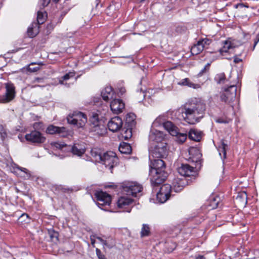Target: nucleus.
Here are the masks:
<instances>
[{
	"label": "nucleus",
	"instance_id": "obj_1",
	"mask_svg": "<svg viewBox=\"0 0 259 259\" xmlns=\"http://www.w3.org/2000/svg\"><path fill=\"white\" fill-rule=\"evenodd\" d=\"M205 104L198 98H192L181 107L184 120L190 124H195L203 116Z\"/></svg>",
	"mask_w": 259,
	"mask_h": 259
},
{
	"label": "nucleus",
	"instance_id": "obj_2",
	"mask_svg": "<svg viewBox=\"0 0 259 259\" xmlns=\"http://www.w3.org/2000/svg\"><path fill=\"white\" fill-rule=\"evenodd\" d=\"M153 160L150 165V176L152 185L156 186L163 183L167 177L164 162L161 158Z\"/></svg>",
	"mask_w": 259,
	"mask_h": 259
},
{
	"label": "nucleus",
	"instance_id": "obj_3",
	"mask_svg": "<svg viewBox=\"0 0 259 259\" xmlns=\"http://www.w3.org/2000/svg\"><path fill=\"white\" fill-rule=\"evenodd\" d=\"M149 151L151 156L153 158H164L168 154L166 142L158 143L150 146Z\"/></svg>",
	"mask_w": 259,
	"mask_h": 259
},
{
	"label": "nucleus",
	"instance_id": "obj_4",
	"mask_svg": "<svg viewBox=\"0 0 259 259\" xmlns=\"http://www.w3.org/2000/svg\"><path fill=\"white\" fill-rule=\"evenodd\" d=\"M67 119L68 123L75 125L78 128L84 127L87 122L86 115L80 112H74L72 115H69Z\"/></svg>",
	"mask_w": 259,
	"mask_h": 259
},
{
	"label": "nucleus",
	"instance_id": "obj_5",
	"mask_svg": "<svg viewBox=\"0 0 259 259\" xmlns=\"http://www.w3.org/2000/svg\"><path fill=\"white\" fill-rule=\"evenodd\" d=\"M118 158L116 154L112 151H108L103 154L100 163L105 165L112 172V169L116 166L118 163Z\"/></svg>",
	"mask_w": 259,
	"mask_h": 259
},
{
	"label": "nucleus",
	"instance_id": "obj_6",
	"mask_svg": "<svg viewBox=\"0 0 259 259\" xmlns=\"http://www.w3.org/2000/svg\"><path fill=\"white\" fill-rule=\"evenodd\" d=\"M95 196L97 200V205L102 209L106 210L105 207L109 206L111 202V197L110 195L103 191H97L95 193Z\"/></svg>",
	"mask_w": 259,
	"mask_h": 259
},
{
	"label": "nucleus",
	"instance_id": "obj_7",
	"mask_svg": "<svg viewBox=\"0 0 259 259\" xmlns=\"http://www.w3.org/2000/svg\"><path fill=\"white\" fill-rule=\"evenodd\" d=\"M236 91L237 87L234 85H231L229 88L225 89L221 95V101L226 103H230L235 99L236 96Z\"/></svg>",
	"mask_w": 259,
	"mask_h": 259
},
{
	"label": "nucleus",
	"instance_id": "obj_8",
	"mask_svg": "<svg viewBox=\"0 0 259 259\" xmlns=\"http://www.w3.org/2000/svg\"><path fill=\"white\" fill-rule=\"evenodd\" d=\"M150 146L165 142V135L156 128H151L149 135Z\"/></svg>",
	"mask_w": 259,
	"mask_h": 259
},
{
	"label": "nucleus",
	"instance_id": "obj_9",
	"mask_svg": "<svg viewBox=\"0 0 259 259\" xmlns=\"http://www.w3.org/2000/svg\"><path fill=\"white\" fill-rule=\"evenodd\" d=\"M6 89L4 95L0 96V103H7L12 101L15 97V87L11 82H8L5 84Z\"/></svg>",
	"mask_w": 259,
	"mask_h": 259
},
{
	"label": "nucleus",
	"instance_id": "obj_10",
	"mask_svg": "<svg viewBox=\"0 0 259 259\" xmlns=\"http://www.w3.org/2000/svg\"><path fill=\"white\" fill-rule=\"evenodd\" d=\"M27 141L36 144L44 143L46 140V137L38 131H33L25 136Z\"/></svg>",
	"mask_w": 259,
	"mask_h": 259
},
{
	"label": "nucleus",
	"instance_id": "obj_11",
	"mask_svg": "<svg viewBox=\"0 0 259 259\" xmlns=\"http://www.w3.org/2000/svg\"><path fill=\"white\" fill-rule=\"evenodd\" d=\"M142 187L141 185L136 182H131L123 187V191L126 195L137 197V194L141 192Z\"/></svg>",
	"mask_w": 259,
	"mask_h": 259
},
{
	"label": "nucleus",
	"instance_id": "obj_12",
	"mask_svg": "<svg viewBox=\"0 0 259 259\" xmlns=\"http://www.w3.org/2000/svg\"><path fill=\"white\" fill-rule=\"evenodd\" d=\"M122 123L121 118L118 116H115L112 118L108 122V127L110 131L113 132H116L121 128Z\"/></svg>",
	"mask_w": 259,
	"mask_h": 259
},
{
	"label": "nucleus",
	"instance_id": "obj_13",
	"mask_svg": "<svg viewBox=\"0 0 259 259\" xmlns=\"http://www.w3.org/2000/svg\"><path fill=\"white\" fill-rule=\"evenodd\" d=\"M124 106V103L119 99H113L110 103V109L115 114L122 112Z\"/></svg>",
	"mask_w": 259,
	"mask_h": 259
},
{
	"label": "nucleus",
	"instance_id": "obj_14",
	"mask_svg": "<svg viewBox=\"0 0 259 259\" xmlns=\"http://www.w3.org/2000/svg\"><path fill=\"white\" fill-rule=\"evenodd\" d=\"M178 172L182 176L185 177L190 176L194 172V168L189 164H182L178 169Z\"/></svg>",
	"mask_w": 259,
	"mask_h": 259
},
{
	"label": "nucleus",
	"instance_id": "obj_15",
	"mask_svg": "<svg viewBox=\"0 0 259 259\" xmlns=\"http://www.w3.org/2000/svg\"><path fill=\"white\" fill-rule=\"evenodd\" d=\"M85 146L83 143H75L72 146L71 150L73 155L81 156L85 152Z\"/></svg>",
	"mask_w": 259,
	"mask_h": 259
},
{
	"label": "nucleus",
	"instance_id": "obj_16",
	"mask_svg": "<svg viewBox=\"0 0 259 259\" xmlns=\"http://www.w3.org/2000/svg\"><path fill=\"white\" fill-rule=\"evenodd\" d=\"M101 96L103 99L105 101L113 100L114 93L112 88L111 87H105L101 92Z\"/></svg>",
	"mask_w": 259,
	"mask_h": 259
},
{
	"label": "nucleus",
	"instance_id": "obj_17",
	"mask_svg": "<svg viewBox=\"0 0 259 259\" xmlns=\"http://www.w3.org/2000/svg\"><path fill=\"white\" fill-rule=\"evenodd\" d=\"M247 196L245 192L238 194L235 199V203L240 207H244L247 204Z\"/></svg>",
	"mask_w": 259,
	"mask_h": 259
},
{
	"label": "nucleus",
	"instance_id": "obj_18",
	"mask_svg": "<svg viewBox=\"0 0 259 259\" xmlns=\"http://www.w3.org/2000/svg\"><path fill=\"white\" fill-rule=\"evenodd\" d=\"M133 202V200L127 197H121L119 198L117 204L119 208H125L127 206L130 205Z\"/></svg>",
	"mask_w": 259,
	"mask_h": 259
},
{
	"label": "nucleus",
	"instance_id": "obj_19",
	"mask_svg": "<svg viewBox=\"0 0 259 259\" xmlns=\"http://www.w3.org/2000/svg\"><path fill=\"white\" fill-rule=\"evenodd\" d=\"M163 126L172 136L178 133V128L170 121L165 122Z\"/></svg>",
	"mask_w": 259,
	"mask_h": 259
},
{
	"label": "nucleus",
	"instance_id": "obj_20",
	"mask_svg": "<svg viewBox=\"0 0 259 259\" xmlns=\"http://www.w3.org/2000/svg\"><path fill=\"white\" fill-rule=\"evenodd\" d=\"M163 126L172 136L178 133V128L170 121L165 122Z\"/></svg>",
	"mask_w": 259,
	"mask_h": 259
},
{
	"label": "nucleus",
	"instance_id": "obj_21",
	"mask_svg": "<svg viewBox=\"0 0 259 259\" xmlns=\"http://www.w3.org/2000/svg\"><path fill=\"white\" fill-rule=\"evenodd\" d=\"M38 32L39 26L36 23H32L27 29V34L30 37H35Z\"/></svg>",
	"mask_w": 259,
	"mask_h": 259
},
{
	"label": "nucleus",
	"instance_id": "obj_22",
	"mask_svg": "<svg viewBox=\"0 0 259 259\" xmlns=\"http://www.w3.org/2000/svg\"><path fill=\"white\" fill-rule=\"evenodd\" d=\"M235 47L236 45L234 41L232 40L231 39H228L224 42L223 48L220 50V53L222 54L223 52H227L229 49Z\"/></svg>",
	"mask_w": 259,
	"mask_h": 259
},
{
	"label": "nucleus",
	"instance_id": "obj_23",
	"mask_svg": "<svg viewBox=\"0 0 259 259\" xmlns=\"http://www.w3.org/2000/svg\"><path fill=\"white\" fill-rule=\"evenodd\" d=\"M57 134L61 137L66 138L69 136L72 137L74 134V132L72 130H67L64 127H58Z\"/></svg>",
	"mask_w": 259,
	"mask_h": 259
},
{
	"label": "nucleus",
	"instance_id": "obj_24",
	"mask_svg": "<svg viewBox=\"0 0 259 259\" xmlns=\"http://www.w3.org/2000/svg\"><path fill=\"white\" fill-rule=\"evenodd\" d=\"M189 137L195 141H199L201 138V132L195 129H192L189 133Z\"/></svg>",
	"mask_w": 259,
	"mask_h": 259
},
{
	"label": "nucleus",
	"instance_id": "obj_25",
	"mask_svg": "<svg viewBox=\"0 0 259 259\" xmlns=\"http://www.w3.org/2000/svg\"><path fill=\"white\" fill-rule=\"evenodd\" d=\"M178 84L181 85H187L189 87L192 88L194 89H197L200 88V85L199 84H195L191 82L189 79L187 78L183 79L178 83Z\"/></svg>",
	"mask_w": 259,
	"mask_h": 259
},
{
	"label": "nucleus",
	"instance_id": "obj_26",
	"mask_svg": "<svg viewBox=\"0 0 259 259\" xmlns=\"http://www.w3.org/2000/svg\"><path fill=\"white\" fill-rule=\"evenodd\" d=\"M120 153L123 154H130L132 152V147L131 145L126 143L123 142L120 144L118 148Z\"/></svg>",
	"mask_w": 259,
	"mask_h": 259
},
{
	"label": "nucleus",
	"instance_id": "obj_27",
	"mask_svg": "<svg viewBox=\"0 0 259 259\" xmlns=\"http://www.w3.org/2000/svg\"><path fill=\"white\" fill-rule=\"evenodd\" d=\"M95 237V236H93ZM99 241H100L104 246L109 248H111L115 246V243L112 238H108V240H104L100 237H95Z\"/></svg>",
	"mask_w": 259,
	"mask_h": 259
},
{
	"label": "nucleus",
	"instance_id": "obj_28",
	"mask_svg": "<svg viewBox=\"0 0 259 259\" xmlns=\"http://www.w3.org/2000/svg\"><path fill=\"white\" fill-rule=\"evenodd\" d=\"M91 154L96 162H100L102 160L103 154L101 153L100 150L96 148L92 149Z\"/></svg>",
	"mask_w": 259,
	"mask_h": 259
},
{
	"label": "nucleus",
	"instance_id": "obj_29",
	"mask_svg": "<svg viewBox=\"0 0 259 259\" xmlns=\"http://www.w3.org/2000/svg\"><path fill=\"white\" fill-rule=\"evenodd\" d=\"M91 130L92 132H95L99 135H102L106 132V128L103 123L99 124V125L97 126H94V127L91 128Z\"/></svg>",
	"mask_w": 259,
	"mask_h": 259
},
{
	"label": "nucleus",
	"instance_id": "obj_30",
	"mask_svg": "<svg viewBox=\"0 0 259 259\" xmlns=\"http://www.w3.org/2000/svg\"><path fill=\"white\" fill-rule=\"evenodd\" d=\"M165 118L163 116H159L157 117L155 120L153 122L151 126V128H155L156 127H159L161 125L163 126V123H164Z\"/></svg>",
	"mask_w": 259,
	"mask_h": 259
},
{
	"label": "nucleus",
	"instance_id": "obj_31",
	"mask_svg": "<svg viewBox=\"0 0 259 259\" xmlns=\"http://www.w3.org/2000/svg\"><path fill=\"white\" fill-rule=\"evenodd\" d=\"M90 121L91 129L93 128L94 126H96L99 125V124L103 123L102 121L99 120L98 115L97 114H93L92 115V116L91 118Z\"/></svg>",
	"mask_w": 259,
	"mask_h": 259
},
{
	"label": "nucleus",
	"instance_id": "obj_32",
	"mask_svg": "<svg viewBox=\"0 0 259 259\" xmlns=\"http://www.w3.org/2000/svg\"><path fill=\"white\" fill-rule=\"evenodd\" d=\"M211 42V40L207 38H202L198 41V42L202 47L203 50L207 49Z\"/></svg>",
	"mask_w": 259,
	"mask_h": 259
},
{
	"label": "nucleus",
	"instance_id": "obj_33",
	"mask_svg": "<svg viewBox=\"0 0 259 259\" xmlns=\"http://www.w3.org/2000/svg\"><path fill=\"white\" fill-rule=\"evenodd\" d=\"M214 80L218 84H224L227 81L225 75L224 73L217 74L214 77Z\"/></svg>",
	"mask_w": 259,
	"mask_h": 259
},
{
	"label": "nucleus",
	"instance_id": "obj_34",
	"mask_svg": "<svg viewBox=\"0 0 259 259\" xmlns=\"http://www.w3.org/2000/svg\"><path fill=\"white\" fill-rule=\"evenodd\" d=\"M203 50L202 47H201L200 44L197 42L196 44L192 46L191 52L192 55H197L202 52Z\"/></svg>",
	"mask_w": 259,
	"mask_h": 259
},
{
	"label": "nucleus",
	"instance_id": "obj_35",
	"mask_svg": "<svg viewBox=\"0 0 259 259\" xmlns=\"http://www.w3.org/2000/svg\"><path fill=\"white\" fill-rule=\"evenodd\" d=\"M171 191V187L169 184H164L162 185L159 191V192L166 194L168 196H170Z\"/></svg>",
	"mask_w": 259,
	"mask_h": 259
},
{
	"label": "nucleus",
	"instance_id": "obj_36",
	"mask_svg": "<svg viewBox=\"0 0 259 259\" xmlns=\"http://www.w3.org/2000/svg\"><path fill=\"white\" fill-rule=\"evenodd\" d=\"M157 199L160 203L165 202L169 197L165 194L162 193L160 192H158L156 195Z\"/></svg>",
	"mask_w": 259,
	"mask_h": 259
},
{
	"label": "nucleus",
	"instance_id": "obj_37",
	"mask_svg": "<svg viewBox=\"0 0 259 259\" xmlns=\"http://www.w3.org/2000/svg\"><path fill=\"white\" fill-rule=\"evenodd\" d=\"M141 236L143 237L150 234V228L147 224H143L140 232Z\"/></svg>",
	"mask_w": 259,
	"mask_h": 259
},
{
	"label": "nucleus",
	"instance_id": "obj_38",
	"mask_svg": "<svg viewBox=\"0 0 259 259\" xmlns=\"http://www.w3.org/2000/svg\"><path fill=\"white\" fill-rule=\"evenodd\" d=\"M58 127L53 125H50L46 129V133L50 135L56 134L58 133Z\"/></svg>",
	"mask_w": 259,
	"mask_h": 259
},
{
	"label": "nucleus",
	"instance_id": "obj_39",
	"mask_svg": "<svg viewBox=\"0 0 259 259\" xmlns=\"http://www.w3.org/2000/svg\"><path fill=\"white\" fill-rule=\"evenodd\" d=\"M174 136L176 137L177 141L181 144L184 143L187 139L186 134L180 133L178 131L177 134L175 135Z\"/></svg>",
	"mask_w": 259,
	"mask_h": 259
},
{
	"label": "nucleus",
	"instance_id": "obj_40",
	"mask_svg": "<svg viewBox=\"0 0 259 259\" xmlns=\"http://www.w3.org/2000/svg\"><path fill=\"white\" fill-rule=\"evenodd\" d=\"M51 145L53 149H62L63 148L67 147V145L64 143H59L56 142H52Z\"/></svg>",
	"mask_w": 259,
	"mask_h": 259
},
{
	"label": "nucleus",
	"instance_id": "obj_41",
	"mask_svg": "<svg viewBox=\"0 0 259 259\" xmlns=\"http://www.w3.org/2000/svg\"><path fill=\"white\" fill-rule=\"evenodd\" d=\"M227 147V145L224 143L223 141H222L221 145L219 147L218 150L219 152V154L221 155V153H223V157L225 158L226 157V148Z\"/></svg>",
	"mask_w": 259,
	"mask_h": 259
},
{
	"label": "nucleus",
	"instance_id": "obj_42",
	"mask_svg": "<svg viewBox=\"0 0 259 259\" xmlns=\"http://www.w3.org/2000/svg\"><path fill=\"white\" fill-rule=\"evenodd\" d=\"M46 16L45 14L41 12L38 11L37 12V23H36L38 24V25L40 24H42L46 20Z\"/></svg>",
	"mask_w": 259,
	"mask_h": 259
},
{
	"label": "nucleus",
	"instance_id": "obj_43",
	"mask_svg": "<svg viewBox=\"0 0 259 259\" xmlns=\"http://www.w3.org/2000/svg\"><path fill=\"white\" fill-rule=\"evenodd\" d=\"M48 232L50 237L52 241H55L58 240V234L57 232H55L53 230H48Z\"/></svg>",
	"mask_w": 259,
	"mask_h": 259
},
{
	"label": "nucleus",
	"instance_id": "obj_44",
	"mask_svg": "<svg viewBox=\"0 0 259 259\" xmlns=\"http://www.w3.org/2000/svg\"><path fill=\"white\" fill-rule=\"evenodd\" d=\"M74 75H75V74H74V73H73V72H69V73L66 74L62 77L63 80H59L60 83L63 84V81L64 80H68L70 78L73 77L74 76Z\"/></svg>",
	"mask_w": 259,
	"mask_h": 259
},
{
	"label": "nucleus",
	"instance_id": "obj_45",
	"mask_svg": "<svg viewBox=\"0 0 259 259\" xmlns=\"http://www.w3.org/2000/svg\"><path fill=\"white\" fill-rule=\"evenodd\" d=\"M122 137L125 140H127L132 137V130L131 129H126L124 133L122 134Z\"/></svg>",
	"mask_w": 259,
	"mask_h": 259
},
{
	"label": "nucleus",
	"instance_id": "obj_46",
	"mask_svg": "<svg viewBox=\"0 0 259 259\" xmlns=\"http://www.w3.org/2000/svg\"><path fill=\"white\" fill-rule=\"evenodd\" d=\"M0 136L3 140L7 137L6 130L4 126L2 124H0Z\"/></svg>",
	"mask_w": 259,
	"mask_h": 259
},
{
	"label": "nucleus",
	"instance_id": "obj_47",
	"mask_svg": "<svg viewBox=\"0 0 259 259\" xmlns=\"http://www.w3.org/2000/svg\"><path fill=\"white\" fill-rule=\"evenodd\" d=\"M96 253L99 259H106L105 256L98 248L96 249Z\"/></svg>",
	"mask_w": 259,
	"mask_h": 259
},
{
	"label": "nucleus",
	"instance_id": "obj_48",
	"mask_svg": "<svg viewBox=\"0 0 259 259\" xmlns=\"http://www.w3.org/2000/svg\"><path fill=\"white\" fill-rule=\"evenodd\" d=\"M128 118H131V121H133L135 119V114H134L133 113H130L126 115V121L129 122L131 121V120L130 119L128 120Z\"/></svg>",
	"mask_w": 259,
	"mask_h": 259
},
{
	"label": "nucleus",
	"instance_id": "obj_49",
	"mask_svg": "<svg viewBox=\"0 0 259 259\" xmlns=\"http://www.w3.org/2000/svg\"><path fill=\"white\" fill-rule=\"evenodd\" d=\"M42 126V123L41 122H35L33 124V127L36 130H40Z\"/></svg>",
	"mask_w": 259,
	"mask_h": 259
},
{
	"label": "nucleus",
	"instance_id": "obj_50",
	"mask_svg": "<svg viewBox=\"0 0 259 259\" xmlns=\"http://www.w3.org/2000/svg\"><path fill=\"white\" fill-rule=\"evenodd\" d=\"M50 2L51 0H40V3L43 7L47 6Z\"/></svg>",
	"mask_w": 259,
	"mask_h": 259
},
{
	"label": "nucleus",
	"instance_id": "obj_51",
	"mask_svg": "<svg viewBox=\"0 0 259 259\" xmlns=\"http://www.w3.org/2000/svg\"><path fill=\"white\" fill-rule=\"evenodd\" d=\"M39 67H31L30 66H29L28 68V70L30 72H34L39 70Z\"/></svg>",
	"mask_w": 259,
	"mask_h": 259
},
{
	"label": "nucleus",
	"instance_id": "obj_52",
	"mask_svg": "<svg viewBox=\"0 0 259 259\" xmlns=\"http://www.w3.org/2000/svg\"><path fill=\"white\" fill-rule=\"evenodd\" d=\"M259 41V33L257 34L256 36V38L254 40V48L255 47V46L257 45L258 42Z\"/></svg>",
	"mask_w": 259,
	"mask_h": 259
},
{
	"label": "nucleus",
	"instance_id": "obj_53",
	"mask_svg": "<svg viewBox=\"0 0 259 259\" xmlns=\"http://www.w3.org/2000/svg\"><path fill=\"white\" fill-rule=\"evenodd\" d=\"M20 169L22 171L25 172L26 174H28V177H29L30 175V174H28V170L25 168H21Z\"/></svg>",
	"mask_w": 259,
	"mask_h": 259
},
{
	"label": "nucleus",
	"instance_id": "obj_54",
	"mask_svg": "<svg viewBox=\"0 0 259 259\" xmlns=\"http://www.w3.org/2000/svg\"><path fill=\"white\" fill-rule=\"evenodd\" d=\"M216 121L218 123H225L226 122V121H225L222 119H218L216 120Z\"/></svg>",
	"mask_w": 259,
	"mask_h": 259
},
{
	"label": "nucleus",
	"instance_id": "obj_55",
	"mask_svg": "<svg viewBox=\"0 0 259 259\" xmlns=\"http://www.w3.org/2000/svg\"><path fill=\"white\" fill-rule=\"evenodd\" d=\"M125 92V89L124 88H121L120 89V93L121 94H123Z\"/></svg>",
	"mask_w": 259,
	"mask_h": 259
},
{
	"label": "nucleus",
	"instance_id": "obj_56",
	"mask_svg": "<svg viewBox=\"0 0 259 259\" xmlns=\"http://www.w3.org/2000/svg\"><path fill=\"white\" fill-rule=\"evenodd\" d=\"M24 218H28V215L27 214L24 213V214H22L20 217L21 219Z\"/></svg>",
	"mask_w": 259,
	"mask_h": 259
},
{
	"label": "nucleus",
	"instance_id": "obj_57",
	"mask_svg": "<svg viewBox=\"0 0 259 259\" xmlns=\"http://www.w3.org/2000/svg\"><path fill=\"white\" fill-rule=\"evenodd\" d=\"M241 61V60L240 59H238L237 58H235L234 59V62L235 63H238L240 61Z\"/></svg>",
	"mask_w": 259,
	"mask_h": 259
},
{
	"label": "nucleus",
	"instance_id": "obj_58",
	"mask_svg": "<svg viewBox=\"0 0 259 259\" xmlns=\"http://www.w3.org/2000/svg\"><path fill=\"white\" fill-rule=\"evenodd\" d=\"M91 244L92 245L94 246L95 243V240L94 238H93L92 237H91Z\"/></svg>",
	"mask_w": 259,
	"mask_h": 259
},
{
	"label": "nucleus",
	"instance_id": "obj_59",
	"mask_svg": "<svg viewBox=\"0 0 259 259\" xmlns=\"http://www.w3.org/2000/svg\"><path fill=\"white\" fill-rule=\"evenodd\" d=\"M196 259H205V258L202 255H199L196 258Z\"/></svg>",
	"mask_w": 259,
	"mask_h": 259
},
{
	"label": "nucleus",
	"instance_id": "obj_60",
	"mask_svg": "<svg viewBox=\"0 0 259 259\" xmlns=\"http://www.w3.org/2000/svg\"><path fill=\"white\" fill-rule=\"evenodd\" d=\"M39 80H40V79H39V78H35V81H38Z\"/></svg>",
	"mask_w": 259,
	"mask_h": 259
},
{
	"label": "nucleus",
	"instance_id": "obj_61",
	"mask_svg": "<svg viewBox=\"0 0 259 259\" xmlns=\"http://www.w3.org/2000/svg\"><path fill=\"white\" fill-rule=\"evenodd\" d=\"M209 65H210V64H209V63H208V64H207V65L205 66V67L204 68V69H205V68H206V67H208Z\"/></svg>",
	"mask_w": 259,
	"mask_h": 259
},
{
	"label": "nucleus",
	"instance_id": "obj_62",
	"mask_svg": "<svg viewBox=\"0 0 259 259\" xmlns=\"http://www.w3.org/2000/svg\"><path fill=\"white\" fill-rule=\"evenodd\" d=\"M131 209H130L127 210L126 211L128 212H130L131 211Z\"/></svg>",
	"mask_w": 259,
	"mask_h": 259
},
{
	"label": "nucleus",
	"instance_id": "obj_63",
	"mask_svg": "<svg viewBox=\"0 0 259 259\" xmlns=\"http://www.w3.org/2000/svg\"><path fill=\"white\" fill-rule=\"evenodd\" d=\"M128 58L130 59L131 61L133 60V59H132V58L131 57H128Z\"/></svg>",
	"mask_w": 259,
	"mask_h": 259
},
{
	"label": "nucleus",
	"instance_id": "obj_64",
	"mask_svg": "<svg viewBox=\"0 0 259 259\" xmlns=\"http://www.w3.org/2000/svg\"><path fill=\"white\" fill-rule=\"evenodd\" d=\"M55 2H58L59 0H53Z\"/></svg>",
	"mask_w": 259,
	"mask_h": 259
}]
</instances>
